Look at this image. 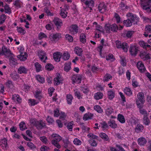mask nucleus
I'll return each instance as SVG.
<instances>
[{
	"label": "nucleus",
	"mask_w": 151,
	"mask_h": 151,
	"mask_svg": "<svg viewBox=\"0 0 151 151\" xmlns=\"http://www.w3.org/2000/svg\"><path fill=\"white\" fill-rule=\"evenodd\" d=\"M145 102V99L144 94L142 92L139 93L137 95V99H136V102L137 107L139 109L142 108Z\"/></svg>",
	"instance_id": "f257e3e1"
},
{
	"label": "nucleus",
	"mask_w": 151,
	"mask_h": 151,
	"mask_svg": "<svg viewBox=\"0 0 151 151\" xmlns=\"http://www.w3.org/2000/svg\"><path fill=\"white\" fill-rule=\"evenodd\" d=\"M115 43L117 48L122 49L126 52H127L129 45L127 43L125 42H122L119 40H116L115 42Z\"/></svg>",
	"instance_id": "f03ea898"
},
{
	"label": "nucleus",
	"mask_w": 151,
	"mask_h": 151,
	"mask_svg": "<svg viewBox=\"0 0 151 151\" xmlns=\"http://www.w3.org/2000/svg\"><path fill=\"white\" fill-rule=\"evenodd\" d=\"M141 5L143 9L147 10L151 6V0H141Z\"/></svg>",
	"instance_id": "7ed1b4c3"
},
{
	"label": "nucleus",
	"mask_w": 151,
	"mask_h": 151,
	"mask_svg": "<svg viewBox=\"0 0 151 151\" xmlns=\"http://www.w3.org/2000/svg\"><path fill=\"white\" fill-rule=\"evenodd\" d=\"M129 51L132 56H135L139 51L138 48L135 45H131L129 49Z\"/></svg>",
	"instance_id": "20e7f679"
},
{
	"label": "nucleus",
	"mask_w": 151,
	"mask_h": 151,
	"mask_svg": "<svg viewBox=\"0 0 151 151\" xmlns=\"http://www.w3.org/2000/svg\"><path fill=\"white\" fill-rule=\"evenodd\" d=\"M1 54L4 55L8 57H10L11 55H13V54L11 52L10 50L9 49H8L4 46H3L2 47Z\"/></svg>",
	"instance_id": "39448f33"
},
{
	"label": "nucleus",
	"mask_w": 151,
	"mask_h": 151,
	"mask_svg": "<svg viewBox=\"0 0 151 151\" xmlns=\"http://www.w3.org/2000/svg\"><path fill=\"white\" fill-rule=\"evenodd\" d=\"M82 76L80 74L73 75L71 78L73 83H80L81 81Z\"/></svg>",
	"instance_id": "423d86ee"
},
{
	"label": "nucleus",
	"mask_w": 151,
	"mask_h": 151,
	"mask_svg": "<svg viewBox=\"0 0 151 151\" xmlns=\"http://www.w3.org/2000/svg\"><path fill=\"white\" fill-rule=\"evenodd\" d=\"M79 28L77 25L76 24L72 25L69 28L70 33L72 35L76 34L78 32Z\"/></svg>",
	"instance_id": "0eeeda50"
},
{
	"label": "nucleus",
	"mask_w": 151,
	"mask_h": 151,
	"mask_svg": "<svg viewBox=\"0 0 151 151\" xmlns=\"http://www.w3.org/2000/svg\"><path fill=\"white\" fill-rule=\"evenodd\" d=\"M50 38L51 41L56 42L61 38V35L59 33H54L51 35Z\"/></svg>",
	"instance_id": "6e6552de"
},
{
	"label": "nucleus",
	"mask_w": 151,
	"mask_h": 151,
	"mask_svg": "<svg viewBox=\"0 0 151 151\" xmlns=\"http://www.w3.org/2000/svg\"><path fill=\"white\" fill-rule=\"evenodd\" d=\"M53 22L58 29H60L63 25L62 21L58 17H55L54 19Z\"/></svg>",
	"instance_id": "1a4fd4ad"
},
{
	"label": "nucleus",
	"mask_w": 151,
	"mask_h": 151,
	"mask_svg": "<svg viewBox=\"0 0 151 151\" xmlns=\"http://www.w3.org/2000/svg\"><path fill=\"white\" fill-rule=\"evenodd\" d=\"M38 56L41 61L44 63L46 62L45 60L47 59V57L45 52L42 51H40Z\"/></svg>",
	"instance_id": "9d476101"
},
{
	"label": "nucleus",
	"mask_w": 151,
	"mask_h": 151,
	"mask_svg": "<svg viewBox=\"0 0 151 151\" xmlns=\"http://www.w3.org/2000/svg\"><path fill=\"white\" fill-rule=\"evenodd\" d=\"M62 56V53L60 52H57L53 54V58L56 62H59L60 61V58Z\"/></svg>",
	"instance_id": "9b49d317"
},
{
	"label": "nucleus",
	"mask_w": 151,
	"mask_h": 151,
	"mask_svg": "<svg viewBox=\"0 0 151 151\" xmlns=\"http://www.w3.org/2000/svg\"><path fill=\"white\" fill-rule=\"evenodd\" d=\"M7 141V139L5 138L2 139L0 141V146L3 149H7L8 147Z\"/></svg>",
	"instance_id": "f8f14e48"
},
{
	"label": "nucleus",
	"mask_w": 151,
	"mask_h": 151,
	"mask_svg": "<svg viewBox=\"0 0 151 151\" xmlns=\"http://www.w3.org/2000/svg\"><path fill=\"white\" fill-rule=\"evenodd\" d=\"M127 16L128 17V19L131 20L133 23L134 22H136L138 21V18L136 15H134L131 13H129L127 14Z\"/></svg>",
	"instance_id": "ddd939ff"
},
{
	"label": "nucleus",
	"mask_w": 151,
	"mask_h": 151,
	"mask_svg": "<svg viewBox=\"0 0 151 151\" xmlns=\"http://www.w3.org/2000/svg\"><path fill=\"white\" fill-rule=\"evenodd\" d=\"M137 65L138 68L141 73H144L146 70V68L143 64L141 62H138Z\"/></svg>",
	"instance_id": "4468645a"
},
{
	"label": "nucleus",
	"mask_w": 151,
	"mask_h": 151,
	"mask_svg": "<svg viewBox=\"0 0 151 151\" xmlns=\"http://www.w3.org/2000/svg\"><path fill=\"white\" fill-rule=\"evenodd\" d=\"M28 70V69L25 68L24 66H21L18 69V73L20 74L27 73Z\"/></svg>",
	"instance_id": "2eb2a0df"
},
{
	"label": "nucleus",
	"mask_w": 151,
	"mask_h": 151,
	"mask_svg": "<svg viewBox=\"0 0 151 151\" xmlns=\"http://www.w3.org/2000/svg\"><path fill=\"white\" fill-rule=\"evenodd\" d=\"M36 127L38 129H42L46 126L45 123L42 121H37L36 123Z\"/></svg>",
	"instance_id": "dca6fc26"
},
{
	"label": "nucleus",
	"mask_w": 151,
	"mask_h": 151,
	"mask_svg": "<svg viewBox=\"0 0 151 151\" xmlns=\"http://www.w3.org/2000/svg\"><path fill=\"white\" fill-rule=\"evenodd\" d=\"M84 3L86 6H87L88 8H90V10H92V8L94 6V2L92 0H86Z\"/></svg>",
	"instance_id": "f3484780"
},
{
	"label": "nucleus",
	"mask_w": 151,
	"mask_h": 151,
	"mask_svg": "<svg viewBox=\"0 0 151 151\" xmlns=\"http://www.w3.org/2000/svg\"><path fill=\"white\" fill-rule=\"evenodd\" d=\"M99 12L101 13H104L106 10V6L104 3H100L98 6Z\"/></svg>",
	"instance_id": "a211bd4d"
},
{
	"label": "nucleus",
	"mask_w": 151,
	"mask_h": 151,
	"mask_svg": "<svg viewBox=\"0 0 151 151\" xmlns=\"http://www.w3.org/2000/svg\"><path fill=\"white\" fill-rule=\"evenodd\" d=\"M93 116V114L88 112L84 115L83 117V119L85 121L91 119H92Z\"/></svg>",
	"instance_id": "6ab92c4d"
},
{
	"label": "nucleus",
	"mask_w": 151,
	"mask_h": 151,
	"mask_svg": "<svg viewBox=\"0 0 151 151\" xmlns=\"http://www.w3.org/2000/svg\"><path fill=\"white\" fill-rule=\"evenodd\" d=\"M99 127L101 128L103 131H104L107 130L109 126L106 122L103 121L100 123Z\"/></svg>",
	"instance_id": "aec40b11"
},
{
	"label": "nucleus",
	"mask_w": 151,
	"mask_h": 151,
	"mask_svg": "<svg viewBox=\"0 0 151 151\" xmlns=\"http://www.w3.org/2000/svg\"><path fill=\"white\" fill-rule=\"evenodd\" d=\"M108 124L109 126L113 129H115L117 127V125L116 123L115 120L113 119H111L108 122Z\"/></svg>",
	"instance_id": "412c9836"
},
{
	"label": "nucleus",
	"mask_w": 151,
	"mask_h": 151,
	"mask_svg": "<svg viewBox=\"0 0 151 151\" xmlns=\"http://www.w3.org/2000/svg\"><path fill=\"white\" fill-rule=\"evenodd\" d=\"M27 54L25 52L21 53L20 55H18L17 56V57L19 58L21 61L25 60L27 59Z\"/></svg>",
	"instance_id": "4be33fe9"
},
{
	"label": "nucleus",
	"mask_w": 151,
	"mask_h": 151,
	"mask_svg": "<svg viewBox=\"0 0 151 151\" xmlns=\"http://www.w3.org/2000/svg\"><path fill=\"white\" fill-rule=\"evenodd\" d=\"M144 126L143 125L140 124H137L135 128V132L137 133H139L142 132Z\"/></svg>",
	"instance_id": "5701e85b"
},
{
	"label": "nucleus",
	"mask_w": 151,
	"mask_h": 151,
	"mask_svg": "<svg viewBox=\"0 0 151 151\" xmlns=\"http://www.w3.org/2000/svg\"><path fill=\"white\" fill-rule=\"evenodd\" d=\"M73 91L75 96L77 97L78 99H82V95L81 94L79 91L78 89L76 88L73 89Z\"/></svg>",
	"instance_id": "b1692460"
},
{
	"label": "nucleus",
	"mask_w": 151,
	"mask_h": 151,
	"mask_svg": "<svg viewBox=\"0 0 151 151\" xmlns=\"http://www.w3.org/2000/svg\"><path fill=\"white\" fill-rule=\"evenodd\" d=\"M100 136L104 141L109 142L110 141L109 137L106 134L104 133H100Z\"/></svg>",
	"instance_id": "393cba45"
},
{
	"label": "nucleus",
	"mask_w": 151,
	"mask_h": 151,
	"mask_svg": "<svg viewBox=\"0 0 151 151\" xmlns=\"http://www.w3.org/2000/svg\"><path fill=\"white\" fill-rule=\"evenodd\" d=\"M138 144L141 146H144L147 143V140L144 137H140L138 140Z\"/></svg>",
	"instance_id": "a878e982"
},
{
	"label": "nucleus",
	"mask_w": 151,
	"mask_h": 151,
	"mask_svg": "<svg viewBox=\"0 0 151 151\" xmlns=\"http://www.w3.org/2000/svg\"><path fill=\"white\" fill-rule=\"evenodd\" d=\"M83 50L82 49L78 47H76L75 48V52L78 56H81L83 54Z\"/></svg>",
	"instance_id": "bb28decb"
},
{
	"label": "nucleus",
	"mask_w": 151,
	"mask_h": 151,
	"mask_svg": "<svg viewBox=\"0 0 151 151\" xmlns=\"http://www.w3.org/2000/svg\"><path fill=\"white\" fill-rule=\"evenodd\" d=\"M104 95L103 93L101 92H98L94 94V98L96 100H99L102 99Z\"/></svg>",
	"instance_id": "cd10ccee"
},
{
	"label": "nucleus",
	"mask_w": 151,
	"mask_h": 151,
	"mask_svg": "<svg viewBox=\"0 0 151 151\" xmlns=\"http://www.w3.org/2000/svg\"><path fill=\"white\" fill-rule=\"evenodd\" d=\"M66 100L68 104L71 105L72 104V102L73 99L72 95L70 94L67 95L66 96Z\"/></svg>",
	"instance_id": "c85d7f7f"
},
{
	"label": "nucleus",
	"mask_w": 151,
	"mask_h": 151,
	"mask_svg": "<svg viewBox=\"0 0 151 151\" xmlns=\"http://www.w3.org/2000/svg\"><path fill=\"white\" fill-rule=\"evenodd\" d=\"M107 95L109 99L111 100L115 96L114 92L112 90H110L107 92Z\"/></svg>",
	"instance_id": "c756f323"
},
{
	"label": "nucleus",
	"mask_w": 151,
	"mask_h": 151,
	"mask_svg": "<svg viewBox=\"0 0 151 151\" xmlns=\"http://www.w3.org/2000/svg\"><path fill=\"white\" fill-rule=\"evenodd\" d=\"M123 22L124 25L127 27H131L133 23L129 19L124 20Z\"/></svg>",
	"instance_id": "7c9ffc66"
},
{
	"label": "nucleus",
	"mask_w": 151,
	"mask_h": 151,
	"mask_svg": "<svg viewBox=\"0 0 151 151\" xmlns=\"http://www.w3.org/2000/svg\"><path fill=\"white\" fill-rule=\"evenodd\" d=\"M124 93L128 96H130L132 94V91L131 89L128 87H125L124 89Z\"/></svg>",
	"instance_id": "2f4dec72"
},
{
	"label": "nucleus",
	"mask_w": 151,
	"mask_h": 151,
	"mask_svg": "<svg viewBox=\"0 0 151 151\" xmlns=\"http://www.w3.org/2000/svg\"><path fill=\"white\" fill-rule=\"evenodd\" d=\"M142 121L143 124L145 125L148 126L150 124V120L148 116H143Z\"/></svg>",
	"instance_id": "473e14b6"
},
{
	"label": "nucleus",
	"mask_w": 151,
	"mask_h": 151,
	"mask_svg": "<svg viewBox=\"0 0 151 151\" xmlns=\"http://www.w3.org/2000/svg\"><path fill=\"white\" fill-rule=\"evenodd\" d=\"M117 120L121 123L124 124L125 122L124 116L122 114H119L118 115Z\"/></svg>",
	"instance_id": "72a5a7b5"
},
{
	"label": "nucleus",
	"mask_w": 151,
	"mask_h": 151,
	"mask_svg": "<svg viewBox=\"0 0 151 151\" xmlns=\"http://www.w3.org/2000/svg\"><path fill=\"white\" fill-rule=\"evenodd\" d=\"M29 105L31 106H34L39 103V102L34 99H30L28 101Z\"/></svg>",
	"instance_id": "f704fd0d"
},
{
	"label": "nucleus",
	"mask_w": 151,
	"mask_h": 151,
	"mask_svg": "<svg viewBox=\"0 0 151 151\" xmlns=\"http://www.w3.org/2000/svg\"><path fill=\"white\" fill-rule=\"evenodd\" d=\"M112 76L109 73H106L103 78V81L104 82H107L110 80L112 79Z\"/></svg>",
	"instance_id": "c9c22d12"
},
{
	"label": "nucleus",
	"mask_w": 151,
	"mask_h": 151,
	"mask_svg": "<svg viewBox=\"0 0 151 151\" xmlns=\"http://www.w3.org/2000/svg\"><path fill=\"white\" fill-rule=\"evenodd\" d=\"M81 90L83 93L85 94L88 93L89 91V89L87 86L84 85L81 86Z\"/></svg>",
	"instance_id": "e433bc0d"
},
{
	"label": "nucleus",
	"mask_w": 151,
	"mask_h": 151,
	"mask_svg": "<svg viewBox=\"0 0 151 151\" xmlns=\"http://www.w3.org/2000/svg\"><path fill=\"white\" fill-rule=\"evenodd\" d=\"M119 8L125 11L128 9L129 7L125 4L123 2H121L119 4Z\"/></svg>",
	"instance_id": "4c0bfd02"
},
{
	"label": "nucleus",
	"mask_w": 151,
	"mask_h": 151,
	"mask_svg": "<svg viewBox=\"0 0 151 151\" xmlns=\"http://www.w3.org/2000/svg\"><path fill=\"white\" fill-rule=\"evenodd\" d=\"M80 41L83 43L84 44L86 42V36L85 34L82 33L80 36Z\"/></svg>",
	"instance_id": "58836bf2"
},
{
	"label": "nucleus",
	"mask_w": 151,
	"mask_h": 151,
	"mask_svg": "<svg viewBox=\"0 0 151 151\" xmlns=\"http://www.w3.org/2000/svg\"><path fill=\"white\" fill-rule=\"evenodd\" d=\"M52 137L54 139L60 141L62 139V137L59 135L56 134H53L52 135Z\"/></svg>",
	"instance_id": "ea45409f"
},
{
	"label": "nucleus",
	"mask_w": 151,
	"mask_h": 151,
	"mask_svg": "<svg viewBox=\"0 0 151 151\" xmlns=\"http://www.w3.org/2000/svg\"><path fill=\"white\" fill-rule=\"evenodd\" d=\"M71 63L69 62L65 63L64 67V70L65 71L68 72L71 69Z\"/></svg>",
	"instance_id": "a19ab883"
},
{
	"label": "nucleus",
	"mask_w": 151,
	"mask_h": 151,
	"mask_svg": "<svg viewBox=\"0 0 151 151\" xmlns=\"http://www.w3.org/2000/svg\"><path fill=\"white\" fill-rule=\"evenodd\" d=\"M35 97L38 99H40L42 96L41 95V91H36L34 93Z\"/></svg>",
	"instance_id": "79ce46f5"
},
{
	"label": "nucleus",
	"mask_w": 151,
	"mask_h": 151,
	"mask_svg": "<svg viewBox=\"0 0 151 151\" xmlns=\"http://www.w3.org/2000/svg\"><path fill=\"white\" fill-rule=\"evenodd\" d=\"M61 81V78L59 76H57L54 78V83L55 85H58L59 84Z\"/></svg>",
	"instance_id": "37998d69"
},
{
	"label": "nucleus",
	"mask_w": 151,
	"mask_h": 151,
	"mask_svg": "<svg viewBox=\"0 0 151 151\" xmlns=\"http://www.w3.org/2000/svg\"><path fill=\"white\" fill-rule=\"evenodd\" d=\"M120 63L123 66H125L126 65V59L124 56H120Z\"/></svg>",
	"instance_id": "c03bdc74"
},
{
	"label": "nucleus",
	"mask_w": 151,
	"mask_h": 151,
	"mask_svg": "<svg viewBox=\"0 0 151 151\" xmlns=\"http://www.w3.org/2000/svg\"><path fill=\"white\" fill-rule=\"evenodd\" d=\"M10 77L14 81H17L19 78V75L16 73H12L10 74Z\"/></svg>",
	"instance_id": "a18cd8bd"
},
{
	"label": "nucleus",
	"mask_w": 151,
	"mask_h": 151,
	"mask_svg": "<svg viewBox=\"0 0 151 151\" xmlns=\"http://www.w3.org/2000/svg\"><path fill=\"white\" fill-rule=\"evenodd\" d=\"M94 109L99 113H101L103 112V109L99 105H96L93 107Z\"/></svg>",
	"instance_id": "49530a36"
},
{
	"label": "nucleus",
	"mask_w": 151,
	"mask_h": 151,
	"mask_svg": "<svg viewBox=\"0 0 151 151\" xmlns=\"http://www.w3.org/2000/svg\"><path fill=\"white\" fill-rule=\"evenodd\" d=\"M20 130L23 131L27 129L26 126L24 122H21L19 124Z\"/></svg>",
	"instance_id": "de8ad7c7"
},
{
	"label": "nucleus",
	"mask_w": 151,
	"mask_h": 151,
	"mask_svg": "<svg viewBox=\"0 0 151 151\" xmlns=\"http://www.w3.org/2000/svg\"><path fill=\"white\" fill-rule=\"evenodd\" d=\"M35 66L37 72H39L41 70L42 66L38 63H35Z\"/></svg>",
	"instance_id": "09e8293b"
},
{
	"label": "nucleus",
	"mask_w": 151,
	"mask_h": 151,
	"mask_svg": "<svg viewBox=\"0 0 151 151\" xmlns=\"http://www.w3.org/2000/svg\"><path fill=\"white\" fill-rule=\"evenodd\" d=\"M36 79L40 83H43L45 82V78L40 75H38L36 76Z\"/></svg>",
	"instance_id": "8fccbe9b"
},
{
	"label": "nucleus",
	"mask_w": 151,
	"mask_h": 151,
	"mask_svg": "<svg viewBox=\"0 0 151 151\" xmlns=\"http://www.w3.org/2000/svg\"><path fill=\"white\" fill-rule=\"evenodd\" d=\"M140 109L139 111L140 113L143 115L144 116H148L149 115V113H148L147 111L145 109Z\"/></svg>",
	"instance_id": "3c124183"
},
{
	"label": "nucleus",
	"mask_w": 151,
	"mask_h": 151,
	"mask_svg": "<svg viewBox=\"0 0 151 151\" xmlns=\"http://www.w3.org/2000/svg\"><path fill=\"white\" fill-rule=\"evenodd\" d=\"M110 27L111 28V31L112 32L117 31V30L118 29V27L115 24H113L110 25Z\"/></svg>",
	"instance_id": "603ef678"
},
{
	"label": "nucleus",
	"mask_w": 151,
	"mask_h": 151,
	"mask_svg": "<svg viewBox=\"0 0 151 151\" xmlns=\"http://www.w3.org/2000/svg\"><path fill=\"white\" fill-rule=\"evenodd\" d=\"M93 24L94 25H96V30L99 31L101 32H103L104 30L102 27L100 25H97V23L95 22L93 23Z\"/></svg>",
	"instance_id": "864d4df0"
},
{
	"label": "nucleus",
	"mask_w": 151,
	"mask_h": 151,
	"mask_svg": "<svg viewBox=\"0 0 151 151\" xmlns=\"http://www.w3.org/2000/svg\"><path fill=\"white\" fill-rule=\"evenodd\" d=\"M101 42L102 45L98 47L97 49V50L100 52V55H101V54L102 50L104 45V39H102L101 41Z\"/></svg>",
	"instance_id": "5fc2aeb1"
},
{
	"label": "nucleus",
	"mask_w": 151,
	"mask_h": 151,
	"mask_svg": "<svg viewBox=\"0 0 151 151\" xmlns=\"http://www.w3.org/2000/svg\"><path fill=\"white\" fill-rule=\"evenodd\" d=\"M21 2L19 0H16L14 3V4L17 8H20L21 7Z\"/></svg>",
	"instance_id": "6e6d98bb"
},
{
	"label": "nucleus",
	"mask_w": 151,
	"mask_h": 151,
	"mask_svg": "<svg viewBox=\"0 0 151 151\" xmlns=\"http://www.w3.org/2000/svg\"><path fill=\"white\" fill-rule=\"evenodd\" d=\"M27 145L32 150H33L36 148L35 146L32 142H27Z\"/></svg>",
	"instance_id": "4d7b16f0"
},
{
	"label": "nucleus",
	"mask_w": 151,
	"mask_h": 151,
	"mask_svg": "<svg viewBox=\"0 0 151 151\" xmlns=\"http://www.w3.org/2000/svg\"><path fill=\"white\" fill-rule=\"evenodd\" d=\"M89 143L90 145L93 147H96L97 145V143L93 139H91L89 140Z\"/></svg>",
	"instance_id": "13d9d810"
},
{
	"label": "nucleus",
	"mask_w": 151,
	"mask_h": 151,
	"mask_svg": "<svg viewBox=\"0 0 151 151\" xmlns=\"http://www.w3.org/2000/svg\"><path fill=\"white\" fill-rule=\"evenodd\" d=\"M5 12L6 13L10 14L11 13V10L9 6L6 4L4 6Z\"/></svg>",
	"instance_id": "bf43d9fd"
},
{
	"label": "nucleus",
	"mask_w": 151,
	"mask_h": 151,
	"mask_svg": "<svg viewBox=\"0 0 151 151\" xmlns=\"http://www.w3.org/2000/svg\"><path fill=\"white\" fill-rule=\"evenodd\" d=\"M6 86L9 88H12L13 87V84L11 80H8L5 83Z\"/></svg>",
	"instance_id": "052dcab7"
},
{
	"label": "nucleus",
	"mask_w": 151,
	"mask_h": 151,
	"mask_svg": "<svg viewBox=\"0 0 151 151\" xmlns=\"http://www.w3.org/2000/svg\"><path fill=\"white\" fill-rule=\"evenodd\" d=\"M62 56L64 60H67L69 59L70 57V55L68 52H65L63 53Z\"/></svg>",
	"instance_id": "680f3d73"
},
{
	"label": "nucleus",
	"mask_w": 151,
	"mask_h": 151,
	"mask_svg": "<svg viewBox=\"0 0 151 151\" xmlns=\"http://www.w3.org/2000/svg\"><path fill=\"white\" fill-rule=\"evenodd\" d=\"M134 33V31H128L126 34V37L128 38H131Z\"/></svg>",
	"instance_id": "e2e57ef3"
},
{
	"label": "nucleus",
	"mask_w": 151,
	"mask_h": 151,
	"mask_svg": "<svg viewBox=\"0 0 151 151\" xmlns=\"http://www.w3.org/2000/svg\"><path fill=\"white\" fill-rule=\"evenodd\" d=\"M114 17L116 19L117 23H119L122 22L121 21V18L119 15L117 13H115Z\"/></svg>",
	"instance_id": "0e129e2a"
},
{
	"label": "nucleus",
	"mask_w": 151,
	"mask_h": 151,
	"mask_svg": "<svg viewBox=\"0 0 151 151\" xmlns=\"http://www.w3.org/2000/svg\"><path fill=\"white\" fill-rule=\"evenodd\" d=\"M106 59L107 60H111V61H114L115 59L113 55L111 54H109L108 56H106Z\"/></svg>",
	"instance_id": "69168bd1"
},
{
	"label": "nucleus",
	"mask_w": 151,
	"mask_h": 151,
	"mask_svg": "<svg viewBox=\"0 0 151 151\" xmlns=\"http://www.w3.org/2000/svg\"><path fill=\"white\" fill-rule=\"evenodd\" d=\"M46 69L48 71H50L54 68L53 66L50 63H47L45 66Z\"/></svg>",
	"instance_id": "338daca9"
},
{
	"label": "nucleus",
	"mask_w": 151,
	"mask_h": 151,
	"mask_svg": "<svg viewBox=\"0 0 151 151\" xmlns=\"http://www.w3.org/2000/svg\"><path fill=\"white\" fill-rule=\"evenodd\" d=\"M113 109L111 107L107 108L106 110V114L108 116L110 115L113 112Z\"/></svg>",
	"instance_id": "774afa93"
}]
</instances>
